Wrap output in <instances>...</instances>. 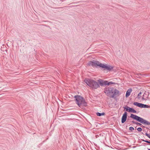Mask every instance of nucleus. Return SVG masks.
Wrapping results in <instances>:
<instances>
[{
    "mask_svg": "<svg viewBox=\"0 0 150 150\" xmlns=\"http://www.w3.org/2000/svg\"><path fill=\"white\" fill-rule=\"evenodd\" d=\"M130 117L141 123H140L137 122L133 121L131 122L133 124L139 125L141 127H142V126L143 127L144 126L141 123L148 125H150V122H149L136 115H134L133 114H131Z\"/></svg>",
    "mask_w": 150,
    "mask_h": 150,
    "instance_id": "1",
    "label": "nucleus"
},
{
    "mask_svg": "<svg viewBox=\"0 0 150 150\" xmlns=\"http://www.w3.org/2000/svg\"><path fill=\"white\" fill-rule=\"evenodd\" d=\"M104 92L108 96L112 98H115V96H118L120 95L119 91L114 89L112 87L106 88L104 89Z\"/></svg>",
    "mask_w": 150,
    "mask_h": 150,
    "instance_id": "2",
    "label": "nucleus"
},
{
    "mask_svg": "<svg viewBox=\"0 0 150 150\" xmlns=\"http://www.w3.org/2000/svg\"><path fill=\"white\" fill-rule=\"evenodd\" d=\"M74 98L76 103L80 108L87 106V103L84 98L82 96L76 95L74 96Z\"/></svg>",
    "mask_w": 150,
    "mask_h": 150,
    "instance_id": "3",
    "label": "nucleus"
},
{
    "mask_svg": "<svg viewBox=\"0 0 150 150\" xmlns=\"http://www.w3.org/2000/svg\"><path fill=\"white\" fill-rule=\"evenodd\" d=\"M84 82L92 88L96 89L100 87L99 83L95 80L87 79L84 80Z\"/></svg>",
    "mask_w": 150,
    "mask_h": 150,
    "instance_id": "4",
    "label": "nucleus"
},
{
    "mask_svg": "<svg viewBox=\"0 0 150 150\" xmlns=\"http://www.w3.org/2000/svg\"><path fill=\"white\" fill-rule=\"evenodd\" d=\"M101 63L99 62L98 61L93 60L90 61L87 63V65L89 66H91L93 67H100V65Z\"/></svg>",
    "mask_w": 150,
    "mask_h": 150,
    "instance_id": "5",
    "label": "nucleus"
},
{
    "mask_svg": "<svg viewBox=\"0 0 150 150\" xmlns=\"http://www.w3.org/2000/svg\"><path fill=\"white\" fill-rule=\"evenodd\" d=\"M100 67L103 69V70H107L108 71H111L114 68L113 66L108 65L106 64L101 63L100 65Z\"/></svg>",
    "mask_w": 150,
    "mask_h": 150,
    "instance_id": "6",
    "label": "nucleus"
},
{
    "mask_svg": "<svg viewBox=\"0 0 150 150\" xmlns=\"http://www.w3.org/2000/svg\"><path fill=\"white\" fill-rule=\"evenodd\" d=\"M124 110L126 111V112H128L133 113H136L137 111L134 109L133 108L129 107L127 105L123 107Z\"/></svg>",
    "mask_w": 150,
    "mask_h": 150,
    "instance_id": "7",
    "label": "nucleus"
},
{
    "mask_svg": "<svg viewBox=\"0 0 150 150\" xmlns=\"http://www.w3.org/2000/svg\"><path fill=\"white\" fill-rule=\"evenodd\" d=\"M127 116V112L125 111L123 114L121 118V122L124 123L126 121Z\"/></svg>",
    "mask_w": 150,
    "mask_h": 150,
    "instance_id": "8",
    "label": "nucleus"
},
{
    "mask_svg": "<svg viewBox=\"0 0 150 150\" xmlns=\"http://www.w3.org/2000/svg\"><path fill=\"white\" fill-rule=\"evenodd\" d=\"M98 81L99 83L102 86L106 85V84L105 83L106 82V81H104L103 80L100 79L98 80Z\"/></svg>",
    "mask_w": 150,
    "mask_h": 150,
    "instance_id": "9",
    "label": "nucleus"
},
{
    "mask_svg": "<svg viewBox=\"0 0 150 150\" xmlns=\"http://www.w3.org/2000/svg\"><path fill=\"white\" fill-rule=\"evenodd\" d=\"M132 91V90L131 88H129L127 90L125 95L126 97L127 98L130 96Z\"/></svg>",
    "mask_w": 150,
    "mask_h": 150,
    "instance_id": "10",
    "label": "nucleus"
},
{
    "mask_svg": "<svg viewBox=\"0 0 150 150\" xmlns=\"http://www.w3.org/2000/svg\"><path fill=\"white\" fill-rule=\"evenodd\" d=\"M133 105L139 108H142V103H139L137 102H134L133 103Z\"/></svg>",
    "mask_w": 150,
    "mask_h": 150,
    "instance_id": "11",
    "label": "nucleus"
},
{
    "mask_svg": "<svg viewBox=\"0 0 150 150\" xmlns=\"http://www.w3.org/2000/svg\"><path fill=\"white\" fill-rule=\"evenodd\" d=\"M106 84V85L109 86L111 84H115V83L112 81H106V82L105 83Z\"/></svg>",
    "mask_w": 150,
    "mask_h": 150,
    "instance_id": "12",
    "label": "nucleus"
},
{
    "mask_svg": "<svg viewBox=\"0 0 150 150\" xmlns=\"http://www.w3.org/2000/svg\"><path fill=\"white\" fill-rule=\"evenodd\" d=\"M105 114V113L104 112H103L102 113L97 112L96 113V115H97L99 116H103Z\"/></svg>",
    "mask_w": 150,
    "mask_h": 150,
    "instance_id": "13",
    "label": "nucleus"
},
{
    "mask_svg": "<svg viewBox=\"0 0 150 150\" xmlns=\"http://www.w3.org/2000/svg\"><path fill=\"white\" fill-rule=\"evenodd\" d=\"M150 108V105L142 104V108Z\"/></svg>",
    "mask_w": 150,
    "mask_h": 150,
    "instance_id": "14",
    "label": "nucleus"
},
{
    "mask_svg": "<svg viewBox=\"0 0 150 150\" xmlns=\"http://www.w3.org/2000/svg\"><path fill=\"white\" fill-rule=\"evenodd\" d=\"M141 140L142 141L146 143L150 144V140L148 141L146 140H144V139H142Z\"/></svg>",
    "mask_w": 150,
    "mask_h": 150,
    "instance_id": "15",
    "label": "nucleus"
},
{
    "mask_svg": "<svg viewBox=\"0 0 150 150\" xmlns=\"http://www.w3.org/2000/svg\"><path fill=\"white\" fill-rule=\"evenodd\" d=\"M142 94V92H140L138 95V96H137V98L138 99H139L140 98V97H141V96H140V95H141Z\"/></svg>",
    "mask_w": 150,
    "mask_h": 150,
    "instance_id": "16",
    "label": "nucleus"
},
{
    "mask_svg": "<svg viewBox=\"0 0 150 150\" xmlns=\"http://www.w3.org/2000/svg\"><path fill=\"white\" fill-rule=\"evenodd\" d=\"M137 130L139 132H141L142 130V129L141 127H138L137 129Z\"/></svg>",
    "mask_w": 150,
    "mask_h": 150,
    "instance_id": "17",
    "label": "nucleus"
},
{
    "mask_svg": "<svg viewBox=\"0 0 150 150\" xmlns=\"http://www.w3.org/2000/svg\"><path fill=\"white\" fill-rule=\"evenodd\" d=\"M129 130L131 131H132L134 130V129L133 127H129Z\"/></svg>",
    "mask_w": 150,
    "mask_h": 150,
    "instance_id": "18",
    "label": "nucleus"
},
{
    "mask_svg": "<svg viewBox=\"0 0 150 150\" xmlns=\"http://www.w3.org/2000/svg\"><path fill=\"white\" fill-rule=\"evenodd\" d=\"M145 135L147 136L150 139V135L149 134H148L147 133H145Z\"/></svg>",
    "mask_w": 150,
    "mask_h": 150,
    "instance_id": "19",
    "label": "nucleus"
},
{
    "mask_svg": "<svg viewBox=\"0 0 150 150\" xmlns=\"http://www.w3.org/2000/svg\"><path fill=\"white\" fill-rule=\"evenodd\" d=\"M142 100H146V99L144 98V97H142Z\"/></svg>",
    "mask_w": 150,
    "mask_h": 150,
    "instance_id": "20",
    "label": "nucleus"
},
{
    "mask_svg": "<svg viewBox=\"0 0 150 150\" xmlns=\"http://www.w3.org/2000/svg\"><path fill=\"white\" fill-rule=\"evenodd\" d=\"M145 94L143 95V97H144L145 96Z\"/></svg>",
    "mask_w": 150,
    "mask_h": 150,
    "instance_id": "21",
    "label": "nucleus"
},
{
    "mask_svg": "<svg viewBox=\"0 0 150 150\" xmlns=\"http://www.w3.org/2000/svg\"><path fill=\"white\" fill-rule=\"evenodd\" d=\"M148 150H150V149L147 148Z\"/></svg>",
    "mask_w": 150,
    "mask_h": 150,
    "instance_id": "22",
    "label": "nucleus"
}]
</instances>
